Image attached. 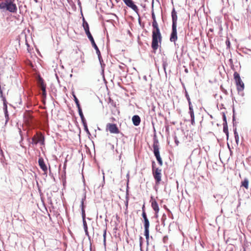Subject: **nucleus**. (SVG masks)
<instances>
[{
    "instance_id": "f3484780",
    "label": "nucleus",
    "mask_w": 251,
    "mask_h": 251,
    "mask_svg": "<svg viewBox=\"0 0 251 251\" xmlns=\"http://www.w3.org/2000/svg\"><path fill=\"white\" fill-rule=\"evenodd\" d=\"M249 180L248 178H245L241 183V186L244 187L246 189H248L249 188Z\"/></svg>"
},
{
    "instance_id": "5701e85b",
    "label": "nucleus",
    "mask_w": 251,
    "mask_h": 251,
    "mask_svg": "<svg viewBox=\"0 0 251 251\" xmlns=\"http://www.w3.org/2000/svg\"><path fill=\"white\" fill-rule=\"evenodd\" d=\"M85 199H86V195H85V194H84L83 197L82 198V199L81 200V211L82 210V209H84V201L85 200Z\"/></svg>"
},
{
    "instance_id": "cd10ccee",
    "label": "nucleus",
    "mask_w": 251,
    "mask_h": 251,
    "mask_svg": "<svg viewBox=\"0 0 251 251\" xmlns=\"http://www.w3.org/2000/svg\"><path fill=\"white\" fill-rule=\"evenodd\" d=\"M163 69L165 71V72L166 73V67L167 66H168V63L166 61H163Z\"/></svg>"
},
{
    "instance_id": "20e7f679",
    "label": "nucleus",
    "mask_w": 251,
    "mask_h": 251,
    "mask_svg": "<svg viewBox=\"0 0 251 251\" xmlns=\"http://www.w3.org/2000/svg\"><path fill=\"white\" fill-rule=\"evenodd\" d=\"M87 36L88 39L91 41L92 46L95 49V50L96 51V53L97 54V55L98 56L99 60L100 61V63L101 67H102V62L103 61H102V57H101V54H100V51L98 46H97L96 44L95 43V41L94 40V38H93L92 35H91V34H89V35H88Z\"/></svg>"
},
{
    "instance_id": "4c0bfd02",
    "label": "nucleus",
    "mask_w": 251,
    "mask_h": 251,
    "mask_svg": "<svg viewBox=\"0 0 251 251\" xmlns=\"http://www.w3.org/2000/svg\"><path fill=\"white\" fill-rule=\"evenodd\" d=\"M191 124L192 125H194L195 124V116H194L193 117H191Z\"/></svg>"
},
{
    "instance_id": "f704fd0d",
    "label": "nucleus",
    "mask_w": 251,
    "mask_h": 251,
    "mask_svg": "<svg viewBox=\"0 0 251 251\" xmlns=\"http://www.w3.org/2000/svg\"><path fill=\"white\" fill-rule=\"evenodd\" d=\"M151 17H152L153 21L156 20L155 15V14H154L153 10H152V12H151Z\"/></svg>"
},
{
    "instance_id": "ddd939ff",
    "label": "nucleus",
    "mask_w": 251,
    "mask_h": 251,
    "mask_svg": "<svg viewBox=\"0 0 251 251\" xmlns=\"http://www.w3.org/2000/svg\"><path fill=\"white\" fill-rule=\"evenodd\" d=\"M151 207L153 208V209L155 211V217H157L158 216L157 213L159 212V208L158 207V205L155 200H153L152 201Z\"/></svg>"
},
{
    "instance_id": "c03bdc74",
    "label": "nucleus",
    "mask_w": 251,
    "mask_h": 251,
    "mask_svg": "<svg viewBox=\"0 0 251 251\" xmlns=\"http://www.w3.org/2000/svg\"><path fill=\"white\" fill-rule=\"evenodd\" d=\"M76 105L77 108H81L80 104H79V102L77 103H76Z\"/></svg>"
},
{
    "instance_id": "3c124183",
    "label": "nucleus",
    "mask_w": 251,
    "mask_h": 251,
    "mask_svg": "<svg viewBox=\"0 0 251 251\" xmlns=\"http://www.w3.org/2000/svg\"><path fill=\"white\" fill-rule=\"evenodd\" d=\"M234 117L233 116V121H234Z\"/></svg>"
},
{
    "instance_id": "5fc2aeb1",
    "label": "nucleus",
    "mask_w": 251,
    "mask_h": 251,
    "mask_svg": "<svg viewBox=\"0 0 251 251\" xmlns=\"http://www.w3.org/2000/svg\"><path fill=\"white\" fill-rule=\"evenodd\" d=\"M56 75V77H57V79H58V76H57V75Z\"/></svg>"
},
{
    "instance_id": "f257e3e1",
    "label": "nucleus",
    "mask_w": 251,
    "mask_h": 251,
    "mask_svg": "<svg viewBox=\"0 0 251 251\" xmlns=\"http://www.w3.org/2000/svg\"><path fill=\"white\" fill-rule=\"evenodd\" d=\"M14 1L15 0H4L0 1V9L13 13H16L17 7Z\"/></svg>"
},
{
    "instance_id": "f8f14e48",
    "label": "nucleus",
    "mask_w": 251,
    "mask_h": 251,
    "mask_svg": "<svg viewBox=\"0 0 251 251\" xmlns=\"http://www.w3.org/2000/svg\"><path fill=\"white\" fill-rule=\"evenodd\" d=\"M235 82H236V84L237 85V90L238 91H242L244 90V83L243 82V81H242L241 79H240L238 80H236L235 81Z\"/></svg>"
},
{
    "instance_id": "a18cd8bd",
    "label": "nucleus",
    "mask_w": 251,
    "mask_h": 251,
    "mask_svg": "<svg viewBox=\"0 0 251 251\" xmlns=\"http://www.w3.org/2000/svg\"><path fill=\"white\" fill-rule=\"evenodd\" d=\"M85 231V234L87 236H89V234H88V229L86 230H84Z\"/></svg>"
},
{
    "instance_id": "1a4fd4ad",
    "label": "nucleus",
    "mask_w": 251,
    "mask_h": 251,
    "mask_svg": "<svg viewBox=\"0 0 251 251\" xmlns=\"http://www.w3.org/2000/svg\"><path fill=\"white\" fill-rule=\"evenodd\" d=\"M153 153L154 154V156H157L160 155L159 153V144H158V141L157 140H155L153 141Z\"/></svg>"
},
{
    "instance_id": "8fccbe9b",
    "label": "nucleus",
    "mask_w": 251,
    "mask_h": 251,
    "mask_svg": "<svg viewBox=\"0 0 251 251\" xmlns=\"http://www.w3.org/2000/svg\"><path fill=\"white\" fill-rule=\"evenodd\" d=\"M138 20H139V23H140V18H139Z\"/></svg>"
},
{
    "instance_id": "72a5a7b5",
    "label": "nucleus",
    "mask_w": 251,
    "mask_h": 251,
    "mask_svg": "<svg viewBox=\"0 0 251 251\" xmlns=\"http://www.w3.org/2000/svg\"><path fill=\"white\" fill-rule=\"evenodd\" d=\"M142 216L144 219V220H145V219H147L148 218H147V215H146V213L145 212V211H143V212H142Z\"/></svg>"
},
{
    "instance_id": "c9c22d12",
    "label": "nucleus",
    "mask_w": 251,
    "mask_h": 251,
    "mask_svg": "<svg viewBox=\"0 0 251 251\" xmlns=\"http://www.w3.org/2000/svg\"><path fill=\"white\" fill-rule=\"evenodd\" d=\"M185 97H186L187 100H190L189 96L186 91H185Z\"/></svg>"
},
{
    "instance_id": "412c9836",
    "label": "nucleus",
    "mask_w": 251,
    "mask_h": 251,
    "mask_svg": "<svg viewBox=\"0 0 251 251\" xmlns=\"http://www.w3.org/2000/svg\"><path fill=\"white\" fill-rule=\"evenodd\" d=\"M41 89L42 91L43 95L45 96L46 95V87L43 82L41 84Z\"/></svg>"
},
{
    "instance_id": "0eeeda50",
    "label": "nucleus",
    "mask_w": 251,
    "mask_h": 251,
    "mask_svg": "<svg viewBox=\"0 0 251 251\" xmlns=\"http://www.w3.org/2000/svg\"><path fill=\"white\" fill-rule=\"evenodd\" d=\"M106 129H108L111 133L117 134L120 132L117 125L115 124H107Z\"/></svg>"
},
{
    "instance_id": "37998d69",
    "label": "nucleus",
    "mask_w": 251,
    "mask_h": 251,
    "mask_svg": "<svg viewBox=\"0 0 251 251\" xmlns=\"http://www.w3.org/2000/svg\"><path fill=\"white\" fill-rule=\"evenodd\" d=\"M78 111L79 114L82 113V111L81 108H78Z\"/></svg>"
},
{
    "instance_id": "58836bf2",
    "label": "nucleus",
    "mask_w": 251,
    "mask_h": 251,
    "mask_svg": "<svg viewBox=\"0 0 251 251\" xmlns=\"http://www.w3.org/2000/svg\"><path fill=\"white\" fill-rule=\"evenodd\" d=\"M223 121L224 123H227L226 115L224 114L223 115Z\"/></svg>"
},
{
    "instance_id": "864d4df0",
    "label": "nucleus",
    "mask_w": 251,
    "mask_h": 251,
    "mask_svg": "<svg viewBox=\"0 0 251 251\" xmlns=\"http://www.w3.org/2000/svg\"><path fill=\"white\" fill-rule=\"evenodd\" d=\"M0 152H2V150H0Z\"/></svg>"
},
{
    "instance_id": "49530a36",
    "label": "nucleus",
    "mask_w": 251,
    "mask_h": 251,
    "mask_svg": "<svg viewBox=\"0 0 251 251\" xmlns=\"http://www.w3.org/2000/svg\"><path fill=\"white\" fill-rule=\"evenodd\" d=\"M226 44L227 45V46H229V45L230 43H229V41L228 40L226 41Z\"/></svg>"
},
{
    "instance_id": "bb28decb",
    "label": "nucleus",
    "mask_w": 251,
    "mask_h": 251,
    "mask_svg": "<svg viewBox=\"0 0 251 251\" xmlns=\"http://www.w3.org/2000/svg\"><path fill=\"white\" fill-rule=\"evenodd\" d=\"M106 229L105 228L104 230V231H103V244L104 245H105V244H106Z\"/></svg>"
},
{
    "instance_id": "423d86ee",
    "label": "nucleus",
    "mask_w": 251,
    "mask_h": 251,
    "mask_svg": "<svg viewBox=\"0 0 251 251\" xmlns=\"http://www.w3.org/2000/svg\"><path fill=\"white\" fill-rule=\"evenodd\" d=\"M123 1L127 6L131 8L139 15V9L137 6L134 3L132 0H123Z\"/></svg>"
},
{
    "instance_id": "a19ab883",
    "label": "nucleus",
    "mask_w": 251,
    "mask_h": 251,
    "mask_svg": "<svg viewBox=\"0 0 251 251\" xmlns=\"http://www.w3.org/2000/svg\"><path fill=\"white\" fill-rule=\"evenodd\" d=\"M234 137L235 136H239L238 135V134L236 131V128H235L234 130Z\"/></svg>"
},
{
    "instance_id": "7ed1b4c3",
    "label": "nucleus",
    "mask_w": 251,
    "mask_h": 251,
    "mask_svg": "<svg viewBox=\"0 0 251 251\" xmlns=\"http://www.w3.org/2000/svg\"><path fill=\"white\" fill-rule=\"evenodd\" d=\"M155 162H152V174L156 181V184H158L161 180V170L155 168Z\"/></svg>"
},
{
    "instance_id": "79ce46f5",
    "label": "nucleus",
    "mask_w": 251,
    "mask_h": 251,
    "mask_svg": "<svg viewBox=\"0 0 251 251\" xmlns=\"http://www.w3.org/2000/svg\"><path fill=\"white\" fill-rule=\"evenodd\" d=\"M188 102L189 107L193 106L190 100H188Z\"/></svg>"
},
{
    "instance_id": "39448f33",
    "label": "nucleus",
    "mask_w": 251,
    "mask_h": 251,
    "mask_svg": "<svg viewBox=\"0 0 251 251\" xmlns=\"http://www.w3.org/2000/svg\"><path fill=\"white\" fill-rule=\"evenodd\" d=\"M31 140L32 142L31 143L32 144L36 145L38 143L41 145L44 144V137L40 133H37L32 138Z\"/></svg>"
},
{
    "instance_id": "de8ad7c7",
    "label": "nucleus",
    "mask_w": 251,
    "mask_h": 251,
    "mask_svg": "<svg viewBox=\"0 0 251 251\" xmlns=\"http://www.w3.org/2000/svg\"><path fill=\"white\" fill-rule=\"evenodd\" d=\"M143 211H145V205H144L142 207V212H143Z\"/></svg>"
},
{
    "instance_id": "2eb2a0df",
    "label": "nucleus",
    "mask_w": 251,
    "mask_h": 251,
    "mask_svg": "<svg viewBox=\"0 0 251 251\" xmlns=\"http://www.w3.org/2000/svg\"><path fill=\"white\" fill-rule=\"evenodd\" d=\"M83 27L87 35L91 34L89 31V25L87 22L85 21L84 18L83 19Z\"/></svg>"
},
{
    "instance_id": "6e6552de",
    "label": "nucleus",
    "mask_w": 251,
    "mask_h": 251,
    "mask_svg": "<svg viewBox=\"0 0 251 251\" xmlns=\"http://www.w3.org/2000/svg\"><path fill=\"white\" fill-rule=\"evenodd\" d=\"M176 27V25H172V31L170 38L171 42H175L177 39Z\"/></svg>"
},
{
    "instance_id": "473e14b6",
    "label": "nucleus",
    "mask_w": 251,
    "mask_h": 251,
    "mask_svg": "<svg viewBox=\"0 0 251 251\" xmlns=\"http://www.w3.org/2000/svg\"><path fill=\"white\" fill-rule=\"evenodd\" d=\"M73 96L74 97V100L75 101V104L78 103L79 100L77 99V98H76V96L74 93L73 94Z\"/></svg>"
},
{
    "instance_id": "9b49d317",
    "label": "nucleus",
    "mask_w": 251,
    "mask_h": 251,
    "mask_svg": "<svg viewBox=\"0 0 251 251\" xmlns=\"http://www.w3.org/2000/svg\"><path fill=\"white\" fill-rule=\"evenodd\" d=\"M171 16L172 18V25L177 26V13L176 11L175 8H173L172 10Z\"/></svg>"
},
{
    "instance_id": "a878e982",
    "label": "nucleus",
    "mask_w": 251,
    "mask_h": 251,
    "mask_svg": "<svg viewBox=\"0 0 251 251\" xmlns=\"http://www.w3.org/2000/svg\"><path fill=\"white\" fill-rule=\"evenodd\" d=\"M189 114L190 115L191 117H193L194 116V112L193 108V106L189 107Z\"/></svg>"
},
{
    "instance_id": "4468645a",
    "label": "nucleus",
    "mask_w": 251,
    "mask_h": 251,
    "mask_svg": "<svg viewBox=\"0 0 251 251\" xmlns=\"http://www.w3.org/2000/svg\"><path fill=\"white\" fill-rule=\"evenodd\" d=\"M132 121L133 125L135 126H139L141 122L140 118L138 115H134L132 117Z\"/></svg>"
},
{
    "instance_id": "9d476101",
    "label": "nucleus",
    "mask_w": 251,
    "mask_h": 251,
    "mask_svg": "<svg viewBox=\"0 0 251 251\" xmlns=\"http://www.w3.org/2000/svg\"><path fill=\"white\" fill-rule=\"evenodd\" d=\"M38 163L41 169L43 170V171L46 173L48 170V168L42 157H40L39 158Z\"/></svg>"
},
{
    "instance_id": "2f4dec72",
    "label": "nucleus",
    "mask_w": 251,
    "mask_h": 251,
    "mask_svg": "<svg viewBox=\"0 0 251 251\" xmlns=\"http://www.w3.org/2000/svg\"><path fill=\"white\" fill-rule=\"evenodd\" d=\"M19 134L21 136V141H20V144H21V142H22V141L23 140V135L22 134V130L20 128H19ZM21 146H23L22 144H21Z\"/></svg>"
},
{
    "instance_id": "dca6fc26",
    "label": "nucleus",
    "mask_w": 251,
    "mask_h": 251,
    "mask_svg": "<svg viewBox=\"0 0 251 251\" xmlns=\"http://www.w3.org/2000/svg\"><path fill=\"white\" fill-rule=\"evenodd\" d=\"M152 26L153 27L152 31L160 32V29L159 28L158 25L156 20H154L152 21Z\"/></svg>"
},
{
    "instance_id": "6ab92c4d",
    "label": "nucleus",
    "mask_w": 251,
    "mask_h": 251,
    "mask_svg": "<svg viewBox=\"0 0 251 251\" xmlns=\"http://www.w3.org/2000/svg\"><path fill=\"white\" fill-rule=\"evenodd\" d=\"M144 221L145 230L149 229L150 222L148 219L144 220Z\"/></svg>"
},
{
    "instance_id": "7c9ffc66",
    "label": "nucleus",
    "mask_w": 251,
    "mask_h": 251,
    "mask_svg": "<svg viewBox=\"0 0 251 251\" xmlns=\"http://www.w3.org/2000/svg\"><path fill=\"white\" fill-rule=\"evenodd\" d=\"M83 226L84 230H86L88 229V227L86 221H83Z\"/></svg>"
},
{
    "instance_id": "f03ea898",
    "label": "nucleus",
    "mask_w": 251,
    "mask_h": 251,
    "mask_svg": "<svg viewBox=\"0 0 251 251\" xmlns=\"http://www.w3.org/2000/svg\"><path fill=\"white\" fill-rule=\"evenodd\" d=\"M151 48L155 51L158 47L159 43H161L162 40V36L160 32L152 31Z\"/></svg>"
},
{
    "instance_id": "09e8293b",
    "label": "nucleus",
    "mask_w": 251,
    "mask_h": 251,
    "mask_svg": "<svg viewBox=\"0 0 251 251\" xmlns=\"http://www.w3.org/2000/svg\"><path fill=\"white\" fill-rule=\"evenodd\" d=\"M175 142H176V144L177 145H178V141L176 140V141H175Z\"/></svg>"
},
{
    "instance_id": "393cba45",
    "label": "nucleus",
    "mask_w": 251,
    "mask_h": 251,
    "mask_svg": "<svg viewBox=\"0 0 251 251\" xmlns=\"http://www.w3.org/2000/svg\"><path fill=\"white\" fill-rule=\"evenodd\" d=\"M82 124L83 125L84 129L85 131L87 132V134L90 135V132L89 131V129L88 128L87 125V123L86 122H84Z\"/></svg>"
},
{
    "instance_id": "aec40b11",
    "label": "nucleus",
    "mask_w": 251,
    "mask_h": 251,
    "mask_svg": "<svg viewBox=\"0 0 251 251\" xmlns=\"http://www.w3.org/2000/svg\"><path fill=\"white\" fill-rule=\"evenodd\" d=\"M145 236H146L147 245H148L149 240V229L145 230Z\"/></svg>"
},
{
    "instance_id": "c85d7f7f",
    "label": "nucleus",
    "mask_w": 251,
    "mask_h": 251,
    "mask_svg": "<svg viewBox=\"0 0 251 251\" xmlns=\"http://www.w3.org/2000/svg\"><path fill=\"white\" fill-rule=\"evenodd\" d=\"M80 117V118H81V122L83 123H84V122H86V121L84 117V115L83 114V113H81V114H79Z\"/></svg>"
},
{
    "instance_id": "e433bc0d",
    "label": "nucleus",
    "mask_w": 251,
    "mask_h": 251,
    "mask_svg": "<svg viewBox=\"0 0 251 251\" xmlns=\"http://www.w3.org/2000/svg\"><path fill=\"white\" fill-rule=\"evenodd\" d=\"M143 239V238L141 236H140V238H139V240H140V247L141 248L142 245Z\"/></svg>"
},
{
    "instance_id": "a211bd4d",
    "label": "nucleus",
    "mask_w": 251,
    "mask_h": 251,
    "mask_svg": "<svg viewBox=\"0 0 251 251\" xmlns=\"http://www.w3.org/2000/svg\"><path fill=\"white\" fill-rule=\"evenodd\" d=\"M223 131L226 134L227 137L228 138V131L227 123H223Z\"/></svg>"
},
{
    "instance_id": "603ef678",
    "label": "nucleus",
    "mask_w": 251,
    "mask_h": 251,
    "mask_svg": "<svg viewBox=\"0 0 251 251\" xmlns=\"http://www.w3.org/2000/svg\"><path fill=\"white\" fill-rule=\"evenodd\" d=\"M112 147L113 149L114 148V145H112Z\"/></svg>"
},
{
    "instance_id": "b1692460",
    "label": "nucleus",
    "mask_w": 251,
    "mask_h": 251,
    "mask_svg": "<svg viewBox=\"0 0 251 251\" xmlns=\"http://www.w3.org/2000/svg\"><path fill=\"white\" fill-rule=\"evenodd\" d=\"M234 79L235 81L241 79L239 74L237 72H235L233 74Z\"/></svg>"
},
{
    "instance_id": "c756f323",
    "label": "nucleus",
    "mask_w": 251,
    "mask_h": 251,
    "mask_svg": "<svg viewBox=\"0 0 251 251\" xmlns=\"http://www.w3.org/2000/svg\"><path fill=\"white\" fill-rule=\"evenodd\" d=\"M81 215H82V221H86L85 220V210L84 209H82V210L81 211Z\"/></svg>"
},
{
    "instance_id": "4be33fe9",
    "label": "nucleus",
    "mask_w": 251,
    "mask_h": 251,
    "mask_svg": "<svg viewBox=\"0 0 251 251\" xmlns=\"http://www.w3.org/2000/svg\"><path fill=\"white\" fill-rule=\"evenodd\" d=\"M156 160L158 163V164L160 165V166H162L163 165V161L162 160V159L160 157V155H157L155 156Z\"/></svg>"
},
{
    "instance_id": "ea45409f",
    "label": "nucleus",
    "mask_w": 251,
    "mask_h": 251,
    "mask_svg": "<svg viewBox=\"0 0 251 251\" xmlns=\"http://www.w3.org/2000/svg\"><path fill=\"white\" fill-rule=\"evenodd\" d=\"M236 143L238 144L239 142V136H235Z\"/></svg>"
}]
</instances>
